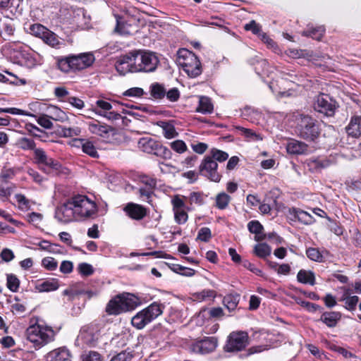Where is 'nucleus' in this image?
Returning <instances> with one entry per match:
<instances>
[{"mask_svg": "<svg viewBox=\"0 0 361 361\" xmlns=\"http://www.w3.org/2000/svg\"><path fill=\"white\" fill-rule=\"evenodd\" d=\"M271 252V247L267 243L257 244L254 247V253L260 258H266Z\"/></svg>", "mask_w": 361, "mask_h": 361, "instance_id": "nucleus-38", "label": "nucleus"}, {"mask_svg": "<svg viewBox=\"0 0 361 361\" xmlns=\"http://www.w3.org/2000/svg\"><path fill=\"white\" fill-rule=\"evenodd\" d=\"M231 197L226 192H221L216 197V206L219 209H224L228 205Z\"/></svg>", "mask_w": 361, "mask_h": 361, "instance_id": "nucleus-39", "label": "nucleus"}, {"mask_svg": "<svg viewBox=\"0 0 361 361\" xmlns=\"http://www.w3.org/2000/svg\"><path fill=\"white\" fill-rule=\"evenodd\" d=\"M19 280L18 279L13 275H8L7 276V287L12 292H16L19 288Z\"/></svg>", "mask_w": 361, "mask_h": 361, "instance_id": "nucleus-47", "label": "nucleus"}, {"mask_svg": "<svg viewBox=\"0 0 361 361\" xmlns=\"http://www.w3.org/2000/svg\"><path fill=\"white\" fill-rule=\"evenodd\" d=\"M244 29L247 31H251L254 35L260 36L262 35V27L255 20H251L244 25Z\"/></svg>", "mask_w": 361, "mask_h": 361, "instance_id": "nucleus-44", "label": "nucleus"}, {"mask_svg": "<svg viewBox=\"0 0 361 361\" xmlns=\"http://www.w3.org/2000/svg\"><path fill=\"white\" fill-rule=\"evenodd\" d=\"M138 51H132L121 56L116 63V69L121 75L128 73H138Z\"/></svg>", "mask_w": 361, "mask_h": 361, "instance_id": "nucleus-8", "label": "nucleus"}, {"mask_svg": "<svg viewBox=\"0 0 361 361\" xmlns=\"http://www.w3.org/2000/svg\"><path fill=\"white\" fill-rule=\"evenodd\" d=\"M141 304L140 298L133 294L123 293L116 295L109 301L106 312L110 315H118L131 311Z\"/></svg>", "mask_w": 361, "mask_h": 361, "instance_id": "nucleus-2", "label": "nucleus"}, {"mask_svg": "<svg viewBox=\"0 0 361 361\" xmlns=\"http://www.w3.org/2000/svg\"><path fill=\"white\" fill-rule=\"evenodd\" d=\"M77 146L80 147L82 151L93 158H98V152L93 142L85 139H80L76 140Z\"/></svg>", "mask_w": 361, "mask_h": 361, "instance_id": "nucleus-23", "label": "nucleus"}, {"mask_svg": "<svg viewBox=\"0 0 361 361\" xmlns=\"http://www.w3.org/2000/svg\"><path fill=\"white\" fill-rule=\"evenodd\" d=\"M306 255L310 259L315 262H322L324 258L319 250L314 247L307 248Z\"/></svg>", "mask_w": 361, "mask_h": 361, "instance_id": "nucleus-43", "label": "nucleus"}, {"mask_svg": "<svg viewBox=\"0 0 361 361\" xmlns=\"http://www.w3.org/2000/svg\"><path fill=\"white\" fill-rule=\"evenodd\" d=\"M325 32V28L324 26H319L317 27H310L307 30H304L302 35L305 37H310L316 40H321Z\"/></svg>", "mask_w": 361, "mask_h": 361, "instance_id": "nucleus-34", "label": "nucleus"}, {"mask_svg": "<svg viewBox=\"0 0 361 361\" xmlns=\"http://www.w3.org/2000/svg\"><path fill=\"white\" fill-rule=\"evenodd\" d=\"M209 156L212 157V159L215 161H218L219 162H223L228 158V153L216 148L211 149L210 155Z\"/></svg>", "mask_w": 361, "mask_h": 361, "instance_id": "nucleus-40", "label": "nucleus"}, {"mask_svg": "<svg viewBox=\"0 0 361 361\" xmlns=\"http://www.w3.org/2000/svg\"><path fill=\"white\" fill-rule=\"evenodd\" d=\"M162 127L164 135L166 138L171 139L177 135L175 128L173 125L167 122H162Z\"/></svg>", "mask_w": 361, "mask_h": 361, "instance_id": "nucleus-41", "label": "nucleus"}, {"mask_svg": "<svg viewBox=\"0 0 361 361\" xmlns=\"http://www.w3.org/2000/svg\"><path fill=\"white\" fill-rule=\"evenodd\" d=\"M56 64L59 70L63 73L73 71L71 56H58L55 58Z\"/></svg>", "mask_w": 361, "mask_h": 361, "instance_id": "nucleus-24", "label": "nucleus"}, {"mask_svg": "<svg viewBox=\"0 0 361 361\" xmlns=\"http://www.w3.org/2000/svg\"><path fill=\"white\" fill-rule=\"evenodd\" d=\"M194 298L197 300H204L207 298H215L216 292L210 289H204L194 294Z\"/></svg>", "mask_w": 361, "mask_h": 361, "instance_id": "nucleus-42", "label": "nucleus"}, {"mask_svg": "<svg viewBox=\"0 0 361 361\" xmlns=\"http://www.w3.org/2000/svg\"><path fill=\"white\" fill-rule=\"evenodd\" d=\"M286 149L290 154H299L307 150V145L302 142L293 140L287 144Z\"/></svg>", "mask_w": 361, "mask_h": 361, "instance_id": "nucleus-25", "label": "nucleus"}, {"mask_svg": "<svg viewBox=\"0 0 361 361\" xmlns=\"http://www.w3.org/2000/svg\"><path fill=\"white\" fill-rule=\"evenodd\" d=\"M248 344V335L245 331H233L230 334L226 345L228 352L239 351Z\"/></svg>", "mask_w": 361, "mask_h": 361, "instance_id": "nucleus-12", "label": "nucleus"}, {"mask_svg": "<svg viewBox=\"0 0 361 361\" xmlns=\"http://www.w3.org/2000/svg\"><path fill=\"white\" fill-rule=\"evenodd\" d=\"M247 228L250 233L255 234L256 240H262L264 238V236L262 235L264 228L258 221H250Z\"/></svg>", "mask_w": 361, "mask_h": 361, "instance_id": "nucleus-36", "label": "nucleus"}, {"mask_svg": "<svg viewBox=\"0 0 361 361\" xmlns=\"http://www.w3.org/2000/svg\"><path fill=\"white\" fill-rule=\"evenodd\" d=\"M334 163V160L331 157L329 158H315L310 159L309 165L315 170H321L326 169Z\"/></svg>", "mask_w": 361, "mask_h": 361, "instance_id": "nucleus-28", "label": "nucleus"}, {"mask_svg": "<svg viewBox=\"0 0 361 361\" xmlns=\"http://www.w3.org/2000/svg\"><path fill=\"white\" fill-rule=\"evenodd\" d=\"M173 271L185 276H192L195 274V271L192 269L183 267L181 265H175L173 269Z\"/></svg>", "mask_w": 361, "mask_h": 361, "instance_id": "nucleus-46", "label": "nucleus"}, {"mask_svg": "<svg viewBox=\"0 0 361 361\" xmlns=\"http://www.w3.org/2000/svg\"><path fill=\"white\" fill-rule=\"evenodd\" d=\"M207 195L202 192H192L187 197L190 205L201 206L204 204Z\"/></svg>", "mask_w": 361, "mask_h": 361, "instance_id": "nucleus-37", "label": "nucleus"}, {"mask_svg": "<svg viewBox=\"0 0 361 361\" xmlns=\"http://www.w3.org/2000/svg\"><path fill=\"white\" fill-rule=\"evenodd\" d=\"M37 123L46 129H51L53 123L48 114H43L37 119Z\"/></svg>", "mask_w": 361, "mask_h": 361, "instance_id": "nucleus-50", "label": "nucleus"}, {"mask_svg": "<svg viewBox=\"0 0 361 361\" xmlns=\"http://www.w3.org/2000/svg\"><path fill=\"white\" fill-rule=\"evenodd\" d=\"M218 164L212 159V157L206 156L202 161L200 166V173L209 178L210 180L218 183L221 178V175L217 171Z\"/></svg>", "mask_w": 361, "mask_h": 361, "instance_id": "nucleus-11", "label": "nucleus"}, {"mask_svg": "<svg viewBox=\"0 0 361 361\" xmlns=\"http://www.w3.org/2000/svg\"><path fill=\"white\" fill-rule=\"evenodd\" d=\"M138 71L153 72L156 70L159 61L156 54L151 51L138 50Z\"/></svg>", "mask_w": 361, "mask_h": 361, "instance_id": "nucleus-10", "label": "nucleus"}, {"mask_svg": "<svg viewBox=\"0 0 361 361\" xmlns=\"http://www.w3.org/2000/svg\"><path fill=\"white\" fill-rule=\"evenodd\" d=\"M149 92L151 97L156 100L164 98L166 90L164 85L159 82L152 83L149 86Z\"/></svg>", "mask_w": 361, "mask_h": 361, "instance_id": "nucleus-31", "label": "nucleus"}, {"mask_svg": "<svg viewBox=\"0 0 361 361\" xmlns=\"http://www.w3.org/2000/svg\"><path fill=\"white\" fill-rule=\"evenodd\" d=\"M123 212L131 219L140 221L149 213L148 209L134 202H128L123 207Z\"/></svg>", "mask_w": 361, "mask_h": 361, "instance_id": "nucleus-15", "label": "nucleus"}, {"mask_svg": "<svg viewBox=\"0 0 361 361\" xmlns=\"http://www.w3.org/2000/svg\"><path fill=\"white\" fill-rule=\"evenodd\" d=\"M305 50L297 49H288L286 51V54L288 56L293 59H300L305 56Z\"/></svg>", "mask_w": 361, "mask_h": 361, "instance_id": "nucleus-60", "label": "nucleus"}, {"mask_svg": "<svg viewBox=\"0 0 361 361\" xmlns=\"http://www.w3.org/2000/svg\"><path fill=\"white\" fill-rule=\"evenodd\" d=\"M145 94L142 88L131 87L123 92V95L130 97H140Z\"/></svg>", "mask_w": 361, "mask_h": 361, "instance_id": "nucleus-55", "label": "nucleus"}, {"mask_svg": "<svg viewBox=\"0 0 361 361\" xmlns=\"http://www.w3.org/2000/svg\"><path fill=\"white\" fill-rule=\"evenodd\" d=\"M66 101L71 106L78 109H82L85 106L84 102L76 97H68Z\"/></svg>", "mask_w": 361, "mask_h": 361, "instance_id": "nucleus-63", "label": "nucleus"}, {"mask_svg": "<svg viewBox=\"0 0 361 361\" xmlns=\"http://www.w3.org/2000/svg\"><path fill=\"white\" fill-rule=\"evenodd\" d=\"M337 107L336 100L330 95L323 93L318 95L314 106L316 111L326 116H333Z\"/></svg>", "mask_w": 361, "mask_h": 361, "instance_id": "nucleus-9", "label": "nucleus"}, {"mask_svg": "<svg viewBox=\"0 0 361 361\" xmlns=\"http://www.w3.org/2000/svg\"><path fill=\"white\" fill-rule=\"evenodd\" d=\"M26 336L35 348H41L54 339L55 332L49 326L37 324L27 329Z\"/></svg>", "mask_w": 361, "mask_h": 361, "instance_id": "nucleus-5", "label": "nucleus"}, {"mask_svg": "<svg viewBox=\"0 0 361 361\" xmlns=\"http://www.w3.org/2000/svg\"><path fill=\"white\" fill-rule=\"evenodd\" d=\"M217 345V338L209 336L194 341L190 344V349L193 353L207 354L214 351Z\"/></svg>", "mask_w": 361, "mask_h": 361, "instance_id": "nucleus-13", "label": "nucleus"}, {"mask_svg": "<svg viewBox=\"0 0 361 361\" xmlns=\"http://www.w3.org/2000/svg\"><path fill=\"white\" fill-rule=\"evenodd\" d=\"M173 212L174 219L177 224H183L188 221V215L183 209L176 210Z\"/></svg>", "mask_w": 361, "mask_h": 361, "instance_id": "nucleus-52", "label": "nucleus"}, {"mask_svg": "<svg viewBox=\"0 0 361 361\" xmlns=\"http://www.w3.org/2000/svg\"><path fill=\"white\" fill-rule=\"evenodd\" d=\"M59 287V280L51 279L49 280L39 281L35 285V289L39 292H50L57 290Z\"/></svg>", "mask_w": 361, "mask_h": 361, "instance_id": "nucleus-22", "label": "nucleus"}, {"mask_svg": "<svg viewBox=\"0 0 361 361\" xmlns=\"http://www.w3.org/2000/svg\"><path fill=\"white\" fill-rule=\"evenodd\" d=\"M133 356L131 352L123 350L114 356L110 361H130Z\"/></svg>", "mask_w": 361, "mask_h": 361, "instance_id": "nucleus-51", "label": "nucleus"}, {"mask_svg": "<svg viewBox=\"0 0 361 361\" xmlns=\"http://www.w3.org/2000/svg\"><path fill=\"white\" fill-rule=\"evenodd\" d=\"M180 91L177 87H173L166 90V97L168 100L172 102H177L180 98Z\"/></svg>", "mask_w": 361, "mask_h": 361, "instance_id": "nucleus-58", "label": "nucleus"}, {"mask_svg": "<svg viewBox=\"0 0 361 361\" xmlns=\"http://www.w3.org/2000/svg\"><path fill=\"white\" fill-rule=\"evenodd\" d=\"M82 361H101L99 353L95 351L85 353L81 356Z\"/></svg>", "mask_w": 361, "mask_h": 361, "instance_id": "nucleus-56", "label": "nucleus"}, {"mask_svg": "<svg viewBox=\"0 0 361 361\" xmlns=\"http://www.w3.org/2000/svg\"><path fill=\"white\" fill-rule=\"evenodd\" d=\"M178 62L190 78H196L202 72V64L198 57L188 49L178 50Z\"/></svg>", "mask_w": 361, "mask_h": 361, "instance_id": "nucleus-3", "label": "nucleus"}, {"mask_svg": "<svg viewBox=\"0 0 361 361\" xmlns=\"http://www.w3.org/2000/svg\"><path fill=\"white\" fill-rule=\"evenodd\" d=\"M15 25L12 19L6 18L0 23V32L6 40H10L15 32Z\"/></svg>", "mask_w": 361, "mask_h": 361, "instance_id": "nucleus-20", "label": "nucleus"}, {"mask_svg": "<svg viewBox=\"0 0 361 361\" xmlns=\"http://www.w3.org/2000/svg\"><path fill=\"white\" fill-rule=\"evenodd\" d=\"M96 203L85 195H76L58 206L54 217L58 221L67 224L73 221H85L97 216Z\"/></svg>", "mask_w": 361, "mask_h": 361, "instance_id": "nucleus-1", "label": "nucleus"}, {"mask_svg": "<svg viewBox=\"0 0 361 361\" xmlns=\"http://www.w3.org/2000/svg\"><path fill=\"white\" fill-rule=\"evenodd\" d=\"M19 147L24 149H35V142L33 140L27 137H22L18 140Z\"/></svg>", "mask_w": 361, "mask_h": 361, "instance_id": "nucleus-45", "label": "nucleus"}, {"mask_svg": "<svg viewBox=\"0 0 361 361\" xmlns=\"http://www.w3.org/2000/svg\"><path fill=\"white\" fill-rule=\"evenodd\" d=\"M34 155L37 164H42L47 168V173H49L51 169L57 171L61 166L59 161L49 157L42 149H35Z\"/></svg>", "mask_w": 361, "mask_h": 361, "instance_id": "nucleus-16", "label": "nucleus"}, {"mask_svg": "<svg viewBox=\"0 0 361 361\" xmlns=\"http://www.w3.org/2000/svg\"><path fill=\"white\" fill-rule=\"evenodd\" d=\"M240 295L238 293H231L224 296L223 303L229 312L234 311L239 304Z\"/></svg>", "mask_w": 361, "mask_h": 361, "instance_id": "nucleus-29", "label": "nucleus"}, {"mask_svg": "<svg viewBox=\"0 0 361 361\" xmlns=\"http://www.w3.org/2000/svg\"><path fill=\"white\" fill-rule=\"evenodd\" d=\"M341 317V314L338 312H326L322 314L321 321L329 327H334Z\"/></svg>", "mask_w": 361, "mask_h": 361, "instance_id": "nucleus-26", "label": "nucleus"}, {"mask_svg": "<svg viewBox=\"0 0 361 361\" xmlns=\"http://www.w3.org/2000/svg\"><path fill=\"white\" fill-rule=\"evenodd\" d=\"M94 112L97 114L102 116L103 117H105L107 119L111 120V121L118 120L121 117L118 113H116V112H115L114 111H111V110L107 111H102L94 110Z\"/></svg>", "mask_w": 361, "mask_h": 361, "instance_id": "nucleus-53", "label": "nucleus"}, {"mask_svg": "<svg viewBox=\"0 0 361 361\" xmlns=\"http://www.w3.org/2000/svg\"><path fill=\"white\" fill-rule=\"evenodd\" d=\"M164 307L154 302L147 307L137 312L131 319L132 325L137 329H142L163 313Z\"/></svg>", "mask_w": 361, "mask_h": 361, "instance_id": "nucleus-4", "label": "nucleus"}, {"mask_svg": "<svg viewBox=\"0 0 361 361\" xmlns=\"http://www.w3.org/2000/svg\"><path fill=\"white\" fill-rule=\"evenodd\" d=\"M171 147L178 153H183L186 151L187 146L185 143L180 140H177L171 143Z\"/></svg>", "mask_w": 361, "mask_h": 361, "instance_id": "nucleus-57", "label": "nucleus"}, {"mask_svg": "<svg viewBox=\"0 0 361 361\" xmlns=\"http://www.w3.org/2000/svg\"><path fill=\"white\" fill-rule=\"evenodd\" d=\"M344 301L345 303V307L350 311H353L356 308L357 304L359 301V298L356 295H353Z\"/></svg>", "mask_w": 361, "mask_h": 361, "instance_id": "nucleus-64", "label": "nucleus"}, {"mask_svg": "<svg viewBox=\"0 0 361 361\" xmlns=\"http://www.w3.org/2000/svg\"><path fill=\"white\" fill-rule=\"evenodd\" d=\"M290 214L294 216L298 221L304 224H311L314 222V218L307 212H305L300 209L293 208Z\"/></svg>", "mask_w": 361, "mask_h": 361, "instance_id": "nucleus-32", "label": "nucleus"}, {"mask_svg": "<svg viewBox=\"0 0 361 361\" xmlns=\"http://www.w3.org/2000/svg\"><path fill=\"white\" fill-rule=\"evenodd\" d=\"M73 71L83 70L90 67L94 61V56L92 53H82L77 55H71Z\"/></svg>", "mask_w": 361, "mask_h": 361, "instance_id": "nucleus-17", "label": "nucleus"}, {"mask_svg": "<svg viewBox=\"0 0 361 361\" xmlns=\"http://www.w3.org/2000/svg\"><path fill=\"white\" fill-rule=\"evenodd\" d=\"M297 279L300 283L310 284L313 286L315 283V277L313 272L301 269L297 274Z\"/></svg>", "mask_w": 361, "mask_h": 361, "instance_id": "nucleus-35", "label": "nucleus"}, {"mask_svg": "<svg viewBox=\"0 0 361 361\" xmlns=\"http://www.w3.org/2000/svg\"><path fill=\"white\" fill-rule=\"evenodd\" d=\"M42 266L49 271H54L57 268L56 260L51 257H44L42 261Z\"/></svg>", "mask_w": 361, "mask_h": 361, "instance_id": "nucleus-49", "label": "nucleus"}, {"mask_svg": "<svg viewBox=\"0 0 361 361\" xmlns=\"http://www.w3.org/2000/svg\"><path fill=\"white\" fill-rule=\"evenodd\" d=\"M41 38L47 44L54 48H59L62 44L60 42L59 37L49 30L45 31V33L43 34V36H42Z\"/></svg>", "mask_w": 361, "mask_h": 361, "instance_id": "nucleus-33", "label": "nucleus"}, {"mask_svg": "<svg viewBox=\"0 0 361 361\" xmlns=\"http://www.w3.org/2000/svg\"><path fill=\"white\" fill-rule=\"evenodd\" d=\"M30 30L32 34L41 37L43 36V34L45 33V31H47L48 29L40 24H34L30 25Z\"/></svg>", "mask_w": 361, "mask_h": 361, "instance_id": "nucleus-61", "label": "nucleus"}, {"mask_svg": "<svg viewBox=\"0 0 361 361\" xmlns=\"http://www.w3.org/2000/svg\"><path fill=\"white\" fill-rule=\"evenodd\" d=\"M88 129L90 133L100 136L104 139L109 137L110 134H114V129L107 125L102 124L98 121L91 122L88 124Z\"/></svg>", "mask_w": 361, "mask_h": 361, "instance_id": "nucleus-18", "label": "nucleus"}, {"mask_svg": "<svg viewBox=\"0 0 361 361\" xmlns=\"http://www.w3.org/2000/svg\"><path fill=\"white\" fill-rule=\"evenodd\" d=\"M48 361H71L70 353L66 348H59L47 354Z\"/></svg>", "mask_w": 361, "mask_h": 361, "instance_id": "nucleus-21", "label": "nucleus"}, {"mask_svg": "<svg viewBox=\"0 0 361 361\" xmlns=\"http://www.w3.org/2000/svg\"><path fill=\"white\" fill-rule=\"evenodd\" d=\"M212 238L211 230L207 227H203L200 229L197 238L202 241L207 242Z\"/></svg>", "mask_w": 361, "mask_h": 361, "instance_id": "nucleus-59", "label": "nucleus"}, {"mask_svg": "<svg viewBox=\"0 0 361 361\" xmlns=\"http://www.w3.org/2000/svg\"><path fill=\"white\" fill-rule=\"evenodd\" d=\"M345 130L349 136L359 137L361 135V116H353L345 127Z\"/></svg>", "mask_w": 361, "mask_h": 361, "instance_id": "nucleus-19", "label": "nucleus"}, {"mask_svg": "<svg viewBox=\"0 0 361 361\" xmlns=\"http://www.w3.org/2000/svg\"><path fill=\"white\" fill-rule=\"evenodd\" d=\"M47 112L48 113L49 116L51 120H54L56 121L63 122L68 120L67 114L62 111L61 109L56 106H49L47 109Z\"/></svg>", "mask_w": 361, "mask_h": 361, "instance_id": "nucleus-27", "label": "nucleus"}, {"mask_svg": "<svg viewBox=\"0 0 361 361\" xmlns=\"http://www.w3.org/2000/svg\"><path fill=\"white\" fill-rule=\"evenodd\" d=\"M214 106L210 98L205 96L200 97L199 105L196 109V111L203 114H211L213 112Z\"/></svg>", "mask_w": 361, "mask_h": 361, "instance_id": "nucleus-30", "label": "nucleus"}, {"mask_svg": "<svg viewBox=\"0 0 361 361\" xmlns=\"http://www.w3.org/2000/svg\"><path fill=\"white\" fill-rule=\"evenodd\" d=\"M140 182L145 185V188L154 189L157 186V180L148 176H142L140 177Z\"/></svg>", "mask_w": 361, "mask_h": 361, "instance_id": "nucleus-62", "label": "nucleus"}, {"mask_svg": "<svg viewBox=\"0 0 361 361\" xmlns=\"http://www.w3.org/2000/svg\"><path fill=\"white\" fill-rule=\"evenodd\" d=\"M99 336V326L97 324H90L81 329L78 338L86 345L93 346L97 343Z\"/></svg>", "mask_w": 361, "mask_h": 361, "instance_id": "nucleus-14", "label": "nucleus"}, {"mask_svg": "<svg viewBox=\"0 0 361 361\" xmlns=\"http://www.w3.org/2000/svg\"><path fill=\"white\" fill-rule=\"evenodd\" d=\"M78 271L80 274L85 276H88L94 273V268L90 264L82 262L78 265Z\"/></svg>", "mask_w": 361, "mask_h": 361, "instance_id": "nucleus-48", "label": "nucleus"}, {"mask_svg": "<svg viewBox=\"0 0 361 361\" xmlns=\"http://www.w3.org/2000/svg\"><path fill=\"white\" fill-rule=\"evenodd\" d=\"M153 188H140L139 189L140 197L146 200L149 204H152V195H153Z\"/></svg>", "mask_w": 361, "mask_h": 361, "instance_id": "nucleus-54", "label": "nucleus"}, {"mask_svg": "<svg viewBox=\"0 0 361 361\" xmlns=\"http://www.w3.org/2000/svg\"><path fill=\"white\" fill-rule=\"evenodd\" d=\"M138 147L144 152L154 154L164 159H170L171 156V152L167 147L149 137L140 138L138 141Z\"/></svg>", "mask_w": 361, "mask_h": 361, "instance_id": "nucleus-7", "label": "nucleus"}, {"mask_svg": "<svg viewBox=\"0 0 361 361\" xmlns=\"http://www.w3.org/2000/svg\"><path fill=\"white\" fill-rule=\"evenodd\" d=\"M320 131L319 121L307 115L300 116L296 126L299 137L307 141H314L319 137Z\"/></svg>", "mask_w": 361, "mask_h": 361, "instance_id": "nucleus-6", "label": "nucleus"}]
</instances>
